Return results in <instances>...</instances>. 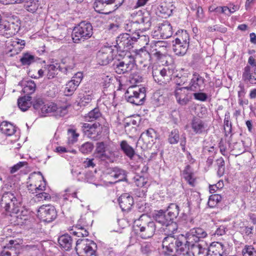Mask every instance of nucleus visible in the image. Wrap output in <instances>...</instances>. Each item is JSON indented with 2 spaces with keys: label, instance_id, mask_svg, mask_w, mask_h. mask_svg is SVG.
<instances>
[{
  "label": "nucleus",
  "instance_id": "nucleus-38",
  "mask_svg": "<svg viewBox=\"0 0 256 256\" xmlns=\"http://www.w3.org/2000/svg\"><path fill=\"white\" fill-rule=\"evenodd\" d=\"M31 99L30 96H24L19 98L18 100L19 108L24 112L27 110L32 105Z\"/></svg>",
  "mask_w": 256,
  "mask_h": 256
},
{
  "label": "nucleus",
  "instance_id": "nucleus-39",
  "mask_svg": "<svg viewBox=\"0 0 256 256\" xmlns=\"http://www.w3.org/2000/svg\"><path fill=\"white\" fill-rule=\"evenodd\" d=\"M120 147L122 152L130 159L135 154L134 148L130 146L126 140H122L120 143Z\"/></svg>",
  "mask_w": 256,
  "mask_h": 256
},
{
  "label": "nucleus",
  "instance_id": "nucleus-26",
  "mask_svg": "<svg viewBox=\"0 0 256 256\" xmlns=\"http://www.w3.org/2000/svg\"><path fill=\"white\" fill-rule=\"evenodd\" d=\"M185 245L188 248L189 251L192 254L193 256H200L206 252L207 249L206 246L199 244L198 242L187 243L186 242Z\"/></svg>",
  "mask_w": 256,
  "mask_h": 256
},
{
  "label": "nucleus",
  "instance_id": "nucleus-22",
  "mask_svg": "<svg viewBox=\"0 0 256 256\" xmlns=\"http://www.w3.org/2000/svg\"><path fill=\"white\" fill-rule=\"evenodd\" d=\"M134 60L126 62V60L118 62L114 64L115 72L118 74H123L131 71L134 68Z\"/></svg>",
  "mask_w": 256,
  "mask_h": 256
},
{
  "label": "nucleus",
  "instance_id": "nucleus-30",
  "mask_svg": "<svg viewBox=\"0 0 256 256\" xmlns=\"http://www.w3.org/2000/svg\"><path fill=\"white\" fill-rule=\"evenodd\" d=\"M154 218L157 222L160 224L162 226H164L171 222L172 220H173L168 215L166 212L162 210L155 212L154 214Z\"/></svg>",
  "mask_w": 256,
  "mask_h": 256
},
{
  "label": "nucleus",
  "instance_id": "nucleus-3",
  "mask_svg": "<svg viewBox=\"0 0 256 256\" xmlns=\"http://www.w3.org/2000/svg\"><path fill=\"white\" fill-rule=\"evenodd\" d=\"M92 26L89 22H81L75 27L72 34V38L75 43L80 41H84L90 38L92 35Z\"/></svg>",
  "mask_w": 256,
  "mask_h": 256
},
{
  "label": "nucleus",
  "instance_id": "nucleus-7",
  "mask_svg": "<svg viewBox=\"0 0 256 256\" xmlns=\"http://www.w3.org/2000/svg\"><path fill=\"white\" fill-rule=\"evenodd\" d=\"M30 179L27 186L30 192L34 194L46 190V182L42 176L32 174L30 176Z\"/></svg>",
  "mask_w": 256,
  "mask_h": 256
},
{
  "label": "nucleus",
  "instance_id": "nucleus-53",
  "mask_svg": "<svg viewBox=\"0 0 256 256\" xmlns=\"http://www.w3.org/2000/svg\"><path fill=\"white\" fill-rule=\"evenodd\" d=\"M243 256H256V248L253 245H246L242 250Z\"/></svg>",
  "mask_w": 256,
  "mask_h": 256
},
{
  "label": "nucleus",
  "instance_id": "nucleus-61",
  "mask_svg": "<svg viewBox=\"0 0 256 256\" xmlns=\"http://www.w3.org/2000/svg\"><path fill=\"white\" fill-rule=\"evenodd\" d=\"M74 66V64L73 62H72L71 64L66 65L64 68H61L60 66V72L64 73V74L68 75L72 73Z\"/></svg>",
  "mask_w": 256,
  "mask_h": 256
},
{
  "label": "nucleus",
  "instance_id": "nucleus-46",
  "mask_svg": "<svg viewBox=\"0 0 256 256\" xmlns=\"http://www.w3.org/2000/svg\"><path fill=\"white\" fill-rule=\"evenodd\" d=\"M67 144L68 145H72L78 141L79 134L76 132L74 129H68L67 132Z\"/></svg>",
  "mask_w": 256,
  "mask_h": 256
},
{
  "label": "nucleus",
  "instance_id": "nucleus-8",
  "mask_svg": "<svg viewBox=\"0 0 256 256\" xmlns=\"http://www.w3.org/2000/svg\"><path fill=\"white\" fill-rule=\"evenodd\" d=\"M208 234L202 228L197 227L191 228L185 234H182L187 243L200 242L202 239L206 238Z\"/></svg>",
  "mask_w": 256,
  "mask_h": 256
},
{
  "label": "nucleus",
  "instance_id": "nucleus-13",
  "mask_svg": "<svg viewBox=\"0 0 256 256\" xmlns=\"http://www.w3.org/2000/svg\"><path fill=\"white\" fill-rule=\"evenodd\" d=\"M19 30L20 27L18 24L2 20L0 15V34L8 38L17 33Z\"/></svg>",
  "mask_w": 256,
  "mask_h": 256
},
{
  "label": "nucleus",
  "instance_id": "nucleus-20",
  "mask_svg": "<svg viewBox=\"0 0 256 256\" xmlns=\"http://www.w3.org/2000/svg\"><path fill=\"white\" fill-rule=\"evenodd\" d=\"M186 86L177 88L175 96L178 102L182 106L186 105L192 100V94L188 92Z\"/></svg>",
  "mask_w": 256,
  "mask_h": 256
},
{
  "label": "nucleus",
  "instance_id": "nucleus-47",
  "mask_svg": "<svg viewBox=\"0 0 256 256\" xmlns=\"http://www.w3.org/2000/svg\"><path fill=\"white\" fill-rule=\"evenodd\" d=\"M110 174V176L118 179L117 181L122 180L126 176L125 170L118 168H114Z\"/></svg>",
  "mask_w": 256,
  "mask_h": 256
},
{
  "label": "nucleus",
  "instance_id": "nucleus-17",
  "mask_svg": "<svg viewBox=\"0 0 256 256\" xmlns=\"http://www.w3.org/2000/svg\"><path fill=\"white\" fill-rule=\"evenodd\" d=\"M136 213H132L128 216L130 220L134 223V228L137 232L140 231L142 228V226H144L147 222L150 220V218L145 214L140 215L138 214L136 216Z\"/></svg>",
  "mask_w": 256,
  "mask_h": 256
},
{
  "label": "nucleus",
  "instance_id": "nucleus-28",
  "mask_svg": "<svg viewBox=\"0 0 256 256\" xmlns=\"http://www.w3.org/2000/svg\"><path fill=\"white\" fill-rule=\"evenodd\" d=\"M158 30L162 38L166 39L170 38L172 34V26L168 21H164L159 24Z\"/></svg>",
  "mask_w": 256,
  "mask_h": 256
},
{
  "label": "nucleus",
  "instance_id": "nucleus-44",
  "mask_svg": "<svg viewBox=\"0 0 256 256\" xmlns=\"http://www.w3.org/2000/svg\"><path fill=\"white\" fill-rule=\"evenodd\" d=\"M65 194H63L64 200L72 201V198H76L77 190L73 186L68 188L64 190Z\"/></svg>",
  "mask_w": 256,
  "mask_h": 256
},
{
  "label": "nucleus",
  "instance_id": "nucleus-59",
  "mask_svg": "<svg viewBox=\"0 0 256 256\" xmlns=\"http://www.w3.org/2000/svg\"><path fill=\"white\" fill-rule=\"evenodd\" d=\"M93 144L90 142H86L82 144L80 148V150L83 154H88L93 149Z\"/></svg>",
  "mask_w": 256,
  "mask_h": 256
},
{
  "label": "nucleus",
  "instance_id": "nucleus-24",
  "mask_svg": "<svg viewBox=\"0 0 256 256\" xmlns=\"http://www.w3.org/2000/svg\"><path fill=\"white\" fill-rule=\"evenodd\" d=\"M139 232L142 238L146 239L151 238L156 232L154 222L150 220L144 226H142Z\"/></svg>",
  "mask_w": 256,
  "mask_h": 256
},
{
  "label": "nucleus",
  "instance_id": "nucleus-34",
  "mask_svg": "<svg viewBox=\"0 0 256 256\" xmlns=\"http://www.w3.org/2000/svg\"><path fill=\"white\" fill-rule=\"evenodd\" d=\"M58 243L60 246L66 250H70L72 246V239L68 234H64L59 237Z\"/></svg>",
  "mask_w": 256,
  "mask_h": 256
},
{
  "label": "nucleus",
  "instance_id": "nucleus-57",
  "mask_svg": "<svg viewBox=\"0 0 256 256\" xmlns=\"http://www.w3.org/2000/svg\"><path fill=\"white\" fill-rule=\"evenodd\" d=\"M153 247L150 243L145 242L141 245L140 251L145 255H148L153 251Z\"/></svg>",
  "mask_w": 256,
  "mask_h": 256
},
{
  "label": "nucleus",
  "instance_id": "nucleus-15",
  "mask_svg": "<svg viewBox=\"0 0 256 256\" xmlns=\"http://www.w3.org/2000/svg\"><path fill=\"white\" fill-rule=\"evenodd\" d=\"M150 51L151 57L154 56L158 60L163 59L167 53L166 46L164 43L161 41L152 43Z\"/></svg>",
  "mask_w": 256,
  "mask_h": 256
},
{
  "label": "nucleus",
  "instance_id": "nucleus-25",
  "mask_svg": "<svg viewBox=\"0 0 256 256\" xmlns=\"http://www.w3.org/2000/svg\"><path fill=\"white\" fill-rule=\"evenodd\" d=\"M118 201L122 211H128L134 204L132 197L128 194H122L118 198Z\"/></svg>",
  "mask_w": 256,
  "mask_h": 256
},
{
  "label": "nucleus",
  "instance_id": "nucleus-4",
  "mask_svg": "<svg viewBox=\"0 0 256 256\" xmlns=\"http://www.w3.org/2000/svg\"><path fill=\"white\" fill-rule=\"evenodd\" d=\"M133 22H129L124 26L128 32L132 31V25L134 24H140L142 26V28L144 30H148L151 26L150 16L148 14H144L141 10H139L136 14L133 13Z\"/></svg>",
  "mask_w": 256,
  "mask_h": 256
},
{
  "label": "nucleus",
  "instance_id": "nucleus-32",
  "mask_svg": "<svg viewBox=\"0 0 256 256\" xmlns=\"http://www.w3.org/2000/svg\"><path fill=\"white\" fill-rule=\"evenodd\" d=\"M0 132L6 136H10L16 132V128L10 122H2L0 124Z\"/></svg>",
  "mask_w": 256,
  "mask_h": 256
},
{
  "label": "nucleus",
  "instance_id": "nucleus-10",
  "mask_svg": "<svg viewBox=\"0 0 256 256\" xmlns=\"http://www.w3.org/2000/svg\"><path fill=\"white\" fill-rule=\"evenodd\" d=\"M186 246L185 244L180 240L179 239L176 238L173 236H167L165 237L162 240V247L164 252L170 254L172 253L174 250H176L180 248Z\"/></svg>",
  "mask_w": 256,
  "mask_h": 256
},
{
  "label": "nucleus",
  "instance_id": "nucleus-16",
  "mask_svg": "<svg viewBox=\"0 0 256 256\" xmlns=\"http://www.w3.org/2000/svg\"><path fill=\"white\" fill-rule=\"evenodd\" d=\"M82 78L83 74L82 72H78L76 74L72 80L66 84L64 90V94L66 96H72L80 84Z\"/></svg>",
  "mask_w": 256,
  "mask_h": 256
},
{
  "label": "nucleus",
  "instance_id": "nucleus-51",
  "mask_svg": "<svg viewBox=\"0 0 256 256\" xmlns=\"http://www.w3.org/2000/svg\"><path fill=\"white\" fill-rule=\"evenodd\" d=\"M224 130L226 132L230 134L232 132V122H230V115L229 112H226L224 115Z\"/></svg>",
  "mask_w": 256,
  "mask_h": 256
},
{
  "label": "nucleus",
  "instance_id": "nucleus-48",
  "mask_svg": "<svg viewBox=\"0 0 256 256\" xmlns=\"http://www.w3.org/2000/svg\"><path fill=\"white\" fill-rule=\"evenodd\" d=\"M164 232L167 234L168 236L174 234L178 230V225L176 222H174V220H172L171 222L164 226Z\"/></svg>",
  "mask_w": 256,
  "mask_h": 256
},
{
  "label": "nucleus",
  "instance_id": "nucleus-9",
  "mask_svg": "<svg viewBox=\"0 0 256 256\" xmlns=\"http://www.w3.org/2000/svg\"><path fill=\"white\" fill-rule=\"evenodd\" d=\"M38 216L41 220L46 222H50L57 216L56 211L52 205H42L38 211Z\"/></svg>",
  "mask_w": 256,
  "mask_h": 256
},
{
  "label": "nucleus",
  "instance_id": "nucleus-42",
  "mask_svg": "<svg viewBox=\"0 0 256 256\" xmlns=\"http://www.w3.org/2000/svg\"><path fill=\"white\" fill-rule=\"evenodd\" d=\"M136 57V58H141L143 61H150L151 59L150 51L148 52L146 50V46H144L140 49L137 50Z\"/></svg>",
  "mask_w": 256,
  "mask_h": 256
},
{
  "label": "nucleus",
  "instance_id": "nucleus-2",
  "mask_svg": "<svg viewBox=\"0 0 256 256\" xmlns=\"http://www.w3.org/2000/svg\"><path fill=\"white\" fill-rule=\"evenodd\" d=\"M146 94V88L137 86H130L124 94L127 101L136 106H140L144 103Z\"/></svg>",
  "mask_w": 256,
  "mask_h": 256
},
{
  "label": "nucleus",
  "instance_id": "nucleus-54",
  "mask_svg": "<svg viewBox=\"0 0 256 256\" xmlns=\"http://www.w3.org/2000/svg\"><path fill=\"white\" fill-rule=\"evenodd\" d=\"M134 183L137 186L141 188H146L148 186L147 178L140 176L134 177Z\"/></svg>",
  "mask_w": 256,
  "mask_h": 256
},
{
  "label": "nucleus",
  "instance_id": "nucleus-27",
  "mask_svg": "<svg viewBox=\"0 0 256 256\" xmlns=\"http://www.w3.org/2000/svg\"><path fill=\"white\" fill-rule=\"evenodd\" d=\"M190 126L196 134H202L206 131V125L198 118L194 117L190 122Z\"/></svg>",
  "mask_w": 256,
  "mask_h": 256
},
{
  "label": "nucleus",
  "instance_id": "nucleus-52",
  "mask_svg": "<svg viewBox=\"0 0 256 256\" xmlns=\"http://www.w3.org/2000/svg\"><path fill=\"white\" fill-rule=\"evenodd\" d=\"M124 0H106L108 3L110 10L106 12H112L117 10L124 3Z\"/></svg>",
  "mask_w": 256,
  "mask_h": 256
},
{
  "label": "nucleus",
  "instance_id": "nucleus-50",
  "mask_svg": "<svg viewBox=\"0 0 256 256\" xmlns=\"http://www.w3.org/2000/svg\"><path fill=\"white\" fill-rule=\"evenodd\" d=\"M179 140L180 133L178 130L177 129L172 130L168 136V142L170 144H176L179 142Z\"/></svg>",
  "mask_w": 256,
  "mask_h": 256
},
{
  "label": "nucleus",
  "instance_id": "nucleus-37",
  "mask_svg": "<svg viewBox=\"0 0 256 256\" xmlns=\"http://www.w3.org/2000/svg\"><path fill=\"white\" fill-rule=\"evenodd\" d=\"M46 76L48 79H52L60 72V65L58 63L48 65Z\"/></svg>",
  "mask_w": 256,
  "mask_h": 256
},
{
  "label": "nucleus",
  "instance_id": "nucleus-45",
  "mask_svg": "<svg viewBox=\"0 0 256 256\" xmlns=\"http://www.w3.org/2000/svg\"><path fill=\"white\" fill-rule=\"evenodd\" d=\"M101 117V114L98 108H95L87 114L84 119L86 121L92 122L96 120Z\"/></svg>",
  "mask_w": 256,
  "mask_h": 256
},
{
  "label": "nucleus",
  "instance_id": "nucleus-23",
  "mask_svg": "<svg viewBox=\"0 0 256 256\" xmlns=\"http://www.w3.org/2000/svg\"><path fill=\"white\" fill-rule=\"evenodd\" d=\"M35 109H40L42 114L44 116L54 114V110H56V104L53 102H48L44 104L42 100L38 101L34 105Z\"/></svg>",
  "mask_w": 256,
  "mask_h": 256
},
{
  "label": "nucleus",
  "instance_id": "nucleus-60",
  "mask_svg": "<svg viewBox=\"0 0 256 256\" xmlns=\"http://www.w3.org/2000/svg\"><path fill=\"white\" fill-rule=\"evenodd\" d=\"M68 106L66 105L61 106H58L56 105V110H54V114L56 116H62L68 112Z\"/></svg>",
  "mask_w": 256,
  "mask_h": 256
},
{
  "label": "nucleus",
  "instance_id": "nucleus-35",
  "mask_svg": "<svg viewBox=\"0 0 256 256\" xmlns=\"http://www.w3.org/2000/svg\"><path fill=\"white\" fill-rule=\"evenodd\" d=\"M40 2L38 0H25L24 1V8L28 12L34 13L38 8Z\"/></svg>",
  "mask_w": 256,
  "mask_h": 256
},
{
  "label": "nucleus",
  "instance_id": "nucleus-31",
  "mask_svg": "<svg viewBox=\"0 0 256 256\" xmlns=\"http://www.w3.org/2000/svg\"><path fill=\"white\" fill-rule=\"evenodd\" d=\"M95 10L100 13L110 14L106 12L110 10V6L106 0H96L94 4Z\"/></svg>",
  "mask_w": 256,
  "mask_h": 256
},
{
  "label": "nucleus",
  "instance_id": "nucleus-58",
  "mask_svg": "<svg viewBox=\"0 0 256 256\" xmlns=\"http://www.w3.org/2000/svg\"><path fill=\"white\" fill-rule=\"evenodd\" d=\"M134 36H136V42L138 40L139 43L142 44H148L149 42V37L148 36L140 34V32L134 34Z\"/></svg>",
  "mask_w": 256,
  "mask_h": 256
},
{
  "label": "nucleus",
  "instance_id": "nucleus-6",
  "mask_svg": "<svg viewBox=\"0 0 256 256\" xmlns=\"http://www.w3.org/2000/svg\"><path fill=\"white\" fill-rule=\"evenodd\" d=\"M18 207L16 206L11 210L10 220L14 225H22L30 218V213L27 210L24 208L18 209Z\"/></svg>",
  "mask_w": 256,
  "mask_h": 256
},
{
  "label": "nucleus",
  "instance_id": "nucleus-41",
  "mask_svg": "<svg viewBox=\"0 0 256 256\" xmlns=\"http://www.w3.org/2000/svg\"><path fill=\"white\" fill-rule=\"evenodd\" d=\"M36 60L35 56L30 52H24L20 58V62L24 66H29Z\"/></svg>",
  "mask_w": 256,
  "mask_h": 256
},
{
  "label": "nucleus",
  "instance_id": "nucleus-36",
  "mask_svg": "<svg viewBox=\"0 0 256 256\" xmlns=\"http://www.w3.org/2000/svg\"><path fill=\"white\" fill-rule=\"evenodd\" d=\"M172 42V50L178 56H183L186 53L188 46L186 45V43L180 44V42H176L174 41H173Z\"/></svg>",
  "mask_w": 256,
  "mask_h": 256
},
{
  "label": "nucleus",
  "instance_id": "nucleus-29",
  "mask_svg": "<svg viewBox=\"0 0 256 256\" xmlns=\"http://www.w3.org/2000/svg\"><path fill=\"white\" fill-rule=\"evenodd\" d=\"M224 246L222 243L217 242L210 246L207 250V256H226Z\"/></svg>",
  "mask_w": 256,
  "mask_h": 256
},
{
  "label": "nucleus",
  "instance_id": "nucleus-63",
  "mask_svg": "<svg viewBox=\"0 0 256 256\" xmlns=\"http://www.w3.org/2000/svg\"><path fill=\"white\" fill-rule=\"evenodd\" d=\"M36 199L38 201L49 200L50 198V195L48 193L44 192V191L39 192L36 193Z\"/></svg>",
  "mask_w": 256,
  "mask_h": 256
},
{
  "label": "nucleus",
  "instance_id": "nucleus-62",
  "mask_svg": "<svg viewBox=\"0 0 256 256\" xmlns=\"http://www.w3.org/2000/svg\"><path fill=\"white\" fill-rule=\"evenodd\" d=\"M253 228V226H242L240 228V232L242 234L251 236Z\"/></svg>",
  "mask_w": 256,
  "mask_h": 256
},
{
  "label": "nucleus",
  "instance_id": "nucleus-11",
  "mask_svg": "<svg viewBox=\"0 0 256 256\" xmlns=\"http://www.w3.org/2000/svg\"><path fill=\"white\" fill-rule=\"evenodd\" d=\"M82 129L86 136L93 140H96L102 132V125L98 122L93 124L83 123Z\"/></svg>",
  "mask_w": 256,
  "mask_h": 256
},
{
  "label": "nucleus",
  "instance_id": "nucleus-56",
  "mask_svg": "<svg viewBox=\"0 0 256 256\" xmlns=\"http://www.w3.org/2000/svg\"><path fill=\"white\" fill-rule=\"evenodd\" d=\"M108 146L104 142H99L96 144V156L97 158L99 157V155H101L108 148Z\"/></svg>",
  "mask_w": 256,
  "mask_h": 256
},
{
  "label": "nucleus",
  "instance_id": "nucleus-1",
  "mask_svg": "<svg viewBox=\"0 0 256 256\" xmlns=\"http://www.w3.org/2000/svg\"><path fill=\"white\" fill-rule=\"evenodd\" d=\"M174 72V68L172 66H166L153 68L152 76L156 82L165 86V89L168 91L170 87L168 83L171 80L172 76Z\"/></svg>",
  "mask_w": 256,
  "mask_h": 256
},
{
  "label": "nucleus",
  "instance_id": "nucleus-21",
  "mask_svg": "<svg viewBox=\"0 0 256 256\" xmlns=\"http://www.w3.org/2000/svg\"><path fill=\"white\" fill-rule=\"evenodd\" d=\"M86 216L82 217L80 218L78 222V224L76 226V230H72V232L70 234H72L74 236L80 237L82 236H86L88 234V232L86 230V228L90 226V222H85L84 223H81V220H86Z\"/></svg>",
  "mask_w": 256,
  "mask_h": 256
},
{
  "label": "nucleus",
  "instance_id": "nucleus-43",
  "mask_svg": "<svg viewBox=\"0 0 256 256\" xmlns=\"http://www.w3.org/2000/svg\"><path fill=\"white\" fill-rule=\"evenodd\" d=\"M179 212V207L176 204H170L168 207L166 211L168 215L173 220L178 216Z\"/></svg>",
  "mask_w": 256,
  "mask_h": 256
},
{
  "label": "nucleus",
  "instance_id": "nucleus-49",
  "mask_svg": "<svg viewBox=\"0 0 256 256\" xmlns=\"http://www.w3.org/2000/svg\"><path fill=\"white\" fill-rule=\"evenodd\" d=\"M36 84L33 80L26 82L22 89V91L26 94H30L34 93L36 90Z\"/></svg>",
  "mask_w": 256,
  "mask_h": 256
},
{
  "label": "nucleus",
  "instance_id": "nucleus-18",
  "mask_svg": "<svg viewBox=\"0 0 256 256\" xmlns=\"http://www.w3.org/2000/svg\"><path fill=\"white\" fill-rule=\"evenodd\" d=\"M113 59V52L110 48H102L97 53V62L100 65H106Z\"/></svg>",
  "mask_w": 256,
  "mask_h": 256
},
{
  "label": "nucleus",
  "instance_id": "nucleus-19",
  "mask_svg": "<svg viewBox=\"0 0 256 256\" xmlns=\"http://www.w3.org/2000/svg\"><path fill=\"white\" fill-rule=\"evenodd\" d=\"M206 80L198 73L194 72L189 82L188 86H186L188 90L193 92H198L204 86Z\"/></svg>",
  "mask_w": 256,
  "mask_h": 256
},
{
  "label": "nucleus",
  "instance_id": "nucleus-64",
  "mask_svg": "<svg viewBox=\"0 0 256 256\" xmlns=\"http://www.w3.org/2000/svg\"><path fill=\"white\" fill-rule=\"evenodd\" d=\"M223 186V182L220 180L216 184L210 186V192L212 194L214 193L217 190L222 188Z\"/></svg>",
  "mask_w": 256,
  "mask_h": 256
},
{
  "label": "nucleus",
  "instance_id": "nucleus-5",
  "mask_svg": "<svg viewBox=\"0 0 256 256\" xmlns=\"http://www.w3.org/2000/svg\"><path fill=\"white\" fill-rule=\"evenodd\" d=\"M97 246L88 239L78 240L76 242V250L79 256H92L96 249Z\"/></svg>",
  "mask_w": 256,
  "mask_h": 256
},
{
  "label": "nucleus",
  "instance_id": "nucleus-12",
  "mask_svg": "<svg viewBox=\"0 0 256 256\" xmlns=\"http://www.w3.org/2000/svg\"><path fill=\"white\" fill-rule=\"evenodd\" d=\"M130 36L127 33L122 34L119 35L116 40V46L120 50H128L136 42V36Z\"/></svg>",
  "mask_w": 256,
  "mask_h": 256
},
{
  "label": "nucleus",
  "instance_id": "nucleus-40",
  "mask_svg": "<svg viewBox=\"0 0 256 256\" xmlns=\"http://www.w3.org/2000/svg\"><path fill=\"white\" fill-rule=\"evenodd\" d=\"M176 36L177 37L175 38L174 42H180V44L186 43V45L189 46L190 37L186 30H182L178 31V32H176Z\"/></svg>",
  "mask_w": 256,
  "mask_h": 256
},
{
  "label": "nucleus",
  "instance_id": "nucleus-14",
  "mask_svg": "<svg viewBox=\"0 0 256 256\" xmlns=\"http://www.w3.org/2000/svg\"><path fill=\"white\" fill-rule=\"evenodd\" d=\"M2 206H4L6 211L10 212L12 208L18 206L20 200H18L14 194L10 192L4 194L0 200Z\"/></svg>",
  "mask_w": 256,
  "mask_h": 256
},
{
  "label": "nucleus",
  "instance_id": "nucleus-33",
  "mask_svg": "<svg viewBox=\"0 0 256 256\" xmlns=\"http://www.w3.org/2000/svg\"><path fill=\"white\" fill-rule=\"evenodd\" d=\"M117 158L118 156L116 154V152L108 147L104 150V152L101 154V155H99L98 157L102 160L108 161L110 162H114Z\"/></svg>",
  "mask_w": 256,
  "mask_h": 256
},
{
  "label": "nucleus",
  "instance_id": "nucleus-55",
  "mask_svg": "<svg viewBox=\"0 0 256 256\" xmlns=\"http://www.w3.org/2000/svg\"><path fill=\"white\" fill-rule=\"evenodd\" d=\"M222 197L220 194H212L209 198L208 205L210 208H214L222 200Z\"/></svg>",
  "mask_w": 256,
  "mask_h": 256
}]
</instances>
